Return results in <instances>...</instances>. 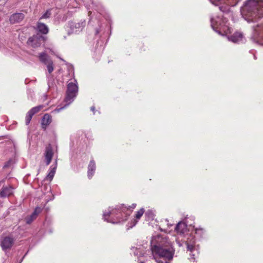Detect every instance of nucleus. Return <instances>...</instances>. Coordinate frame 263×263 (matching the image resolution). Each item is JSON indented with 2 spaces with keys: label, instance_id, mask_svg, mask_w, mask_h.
Here are the masks:
<instances>
[{
  "label": "nucleus",
  "instance_id": "obj_1",
  "mask_svg": "<svg viewBox=\"0 0 263 263\" xmlns=\"http://www.w3.org/2000/svg\"><path fill=\"white\" fill-rule=\"evenodd\" d=\"M153 258L158 263H168L173 257L174 250L170 242L159 236L152 240Z\"/></svg>",
  "mask_w": 263,
  "mask_h": 263
},
{
  "label": "nucleus",
  "instance_id": "obj_2",
  "mask_svg": "<svg viewBox=\"0 0 263 263\" xmlns=\"http://www.w3.org/2000/svg\"><path fill=\"white\" fill-rule=\"evenodd\" d=\"M241 13L248 23L257 21L263 17V1H247L241 8Z\"/></svg>",
  "mask_w": 263,
  "mask_h": 263
},
{
  "label": "nucleus",
  "instance_id": "obj_3",
  "mask_svg": "<svg viewBox=\"0 0 263 263\" xmlns=\"http://www.w3.org/2000/svg\"><path fill=\"white\" fill-rule=\"evenodd\" d=\"M136 204H133L129 207L125 206L124 204L118 205L115 208H109L107 211L103 213V218L108 222L117 223L125 221L129 215V210L134 209Z\"/></svg>",
  "mask_w": 263,
  "mask_h": 263
},
{
  "label": "nucleus",
  "instance_id": "obj_4",
  "mask_svg": "<svg viewBox=\"0 0 263 263\" xmlns=\"http://www.w3.org/2000/svg\"><path fill=\"white\" fill-rule=\"evenodd\" d=\"M211 23L212 28L218 33L221 32L227 34L231 32V28L228 24V20L225 17L217 16L215 18H211Z\"/></svg>",
  "mask_w": 263,
  "mask_h": 263
},
{
  "label": "nucleus",
  "instance_id": "obj_5",
  "mask_svg": "<svg viewBox=\"0 0 263 263\" xmlns=\"http://www.w3.org/2000/svg\"><path fill=\"white\" fill-rule=\"evenodd\" d=\"M78 86L75 83L72 82L69 83L67 85V90L66 93V96L65 99V101L66 104L63 107L57 108L54 109V111L59 112L62 109L64 108L67 105L71 103L74 98L76 97L78 92Z\"/></svg>",
  "mask_w": 263,
  "mask_h": 263
},
{
  "label": "nucleus",
  "instance_id": "obj_6",
  "mask_svg": "<svg viewBox=\"0 0 263 263\" xmlns=\"http://www.w3.org/2000/svg\"><path fill=\"white\" fill-rule=\"evenodd\" d=\"M251 39L254 43L263 45V25L256 26L254 29Z\"/></svg>",
  "mask_w": 263,
  "mask_h": 263
},
{
  "label": "nucleus",
  "instance_id": "obj_7",
  "mask_svg": "<svg viewBox=\"0 0 263 263\" xmlns=\"http://www.w3.org/2000/svg\"><path fill=\"white\" fill-rule=\"evenodd\" d=\"M14 239L11 236L3 237L1 239V246L3 251L9 250L13 246L14 242Z\"/></svg>",
  "mask_w": 263,
  "mask_h": 263
},
{
  "label": "nucleus",
  "instance_id": "obj_8",
  "mask_svg": "<svg viewBox=\"0 0 263 263\" xmlns=\"http://www.w3.org/2000/svg\"><path fill=\"white\" fill-rule=\"evenodd\" d=\"M186 246L187 251H190L191 253L196 252L198 253V246L195 245V237L190 235L187 237V240L185 242Z\"/></svg>",
  "mask_w": 263,
  "mask_h": 263
},
{
  "label": "nucleus",
  "instance_id": "obj_9",
  "mask_svg": "<svg viewBox=\"0 0 263 263\" xmlns=\"http://www.w3.org/2000/svg\"><path fill=\"white\" fill-rule=\"evenodd\" d=\"M43 40L42 35L37 34L29 38L27 44L29 46L36 48L39 47L41 44V42Z\"/></svg>",
  "mask_w": 263,
  "mask_h": 263
},
{
  "label": "nucleus",
  "instance_id": "obj_10",
  "mask_svg": "<svg viewBox=\"0 0 263 263\" xmlns=\"http://www.w3.org/2000/svg\"><path fill=\"white\" fill-rule=\"evenodd\" d=\"M85 24L86 22L85 20L81 21L78 23L73 22L69 23V26L70 29L71 33H77L81 31L85 26Z\"/></svg>",
  "mask_w": 263,
  "mask_h": 263
},
{
  "label": "nucleus",
  "instance_id": "obj_11",
  "mask_svg": "<svg viewBox=\"0 0 263 263\" xmlns=\"http://www.w3.org/2000/svg\"><path fill=\"white\" fill-rule=\"evenodd\" d=\"M229 41H231L234 43H239L243 42V36L242 33L239 32H236L233 34L228 36Z\"/></svg>",
  "mask_w": 263,
  "mask_h": 263
},
{
  "label": "nucleus",
  "instance_id": "obj_12",
  "mask_svg": "<svg viewBox=\"0 0 263 263\" xmlns=\"http://www.w3.org/2000/svg\"><path fill=\"white\" fill-rule=\"evenodd\" d=\"M44 156L46 165H48L50 163L53 156L52 148L50 145H48L46 147Z\"/></svg>",
  "mask_w": 263,
  "mask_h": 263
},
{
  "label": "nucleus",
  "instance_id": "obj_13",
  "mask_svg": "<svg viewBox=\"0 0 263 263\" xmlns=\"http://www.w3.org/2000/svg\"><path fill=\"white\" fill-rule=\"evenodd\" d=\"M13 188L11 186H3L0 191V197L4 198L13 194Z\"/></svg>",
  "mask_w": 263,
  "mask_h": 263
},
{
  "label": "nucleus",
  "instance_id": "obj_14",
  "mask_svg": "<svg viewBox=\"0 0 263 263\" xmlns=\"http://www.w3.org/2000/svg\"><path fill=\"white\" fill-rule=\"evenodd\" d=\"M24 18V14L22 13H15L12 14L10 17V22L12 24H15L20 22Z\"/></svg>",
  "mask_w": 263,
  "mask_h": 263
},
{
  "label": "nucleus",
  "instance_id": "obj_15",
  "mask_svg": "<svg viewBox=\"0 0 263 263\" xmlns=\"http://www.w3.org/2000/svg\"><path fill=\"white\" fill-rule=\"evenodd\" d=\"M175 230L178 234H184L187 230V226L184 222H179L177 224Z\"/></svg>",
  "mask_w": 263,
  "mask_h": 263
},
{
  "label": "nucleus",
  "instance_id": "obj_16",
  "mask_svg": "<svg viewBox=\"0 0 263 263\" xmlns=\"http://www.w3.org/2000/svg\"><path fill=\"white\" fill-rule=\"evenodd\" d=\"M39 58L40 61L46 65L49 64L52 62L49 57L44 52L41 53Z\"/></svg>",
  "mask_w": 263,
  "mask_h": 263
},
{
  "label": "nucleus",
  "instance_id": "obj_17",
  "mask_svg": "<svg viewBox=\"0 0 263 263\" xmlns=\"http://www.w3.org/2000/svg\"><path fill=\"white\" fill-rule=\"evenodd\" d=\"M211 3L216 5H219L221 4L223 2L224 3L227 1L228 3L232 6L236 5L240 0H210Z\"/></svg>",
  "mask_w": 263,
  "mask_h": 263
},
{
  "label": "nucleus",
  "instance_id": "obj_18",
  "mask_svg": "<svg viewBox=\"0 0 263 263\" xmlns=\"http://www.w3.org/2000/svg\"><path fill=\"white\" fill-rule=\"evenodd\" d=\"M96 170V164L93 160H91L88 166V177L89 179H91L93 175L94 174Z\"/></svg>",
  "mask_w": 263,
  "mask_h": 263
},
{
  "label": "nucleus",
  "instance_id": "obj_19",
  "mask_svg": "<svg viewBox=\"0 0 263 263\" xmlns=\"http://www.w3.org/2000/svg\"><path fill=\"white\" fill-rule=\"evenodd\" d=\"M52 121L51 117L48 114L44 115L43 117L42 124L43 128H46Z\"/></svg>",
  "mask_w": 263,
  "mask_h": 263
},
{
  "label": "nucleus",
  "instance_id": "obj_20",
  "mask_svg": "<svg viewBox=\"0 0 263 263\" xmlns=\"http://www.w3.org/2000/svg\"><path fill=\"white\" fill-rule=\"evenodd\" d=\"M37 29L41 33L46 34L48 32V27L44 23L39 22L37 25Z\"/></svg>",
  "mask_w": 263,
  "mask_h": 263
},
{
  "label": "nucleus",
  "instance_id": "obj_21",
  "mask_svg": "<svg viewBox=\"0 0 263 263\" xmlns=\"http://www.w3.org/2000/svg\"><path fill=\"white\" fill-rule=\"evenodd\" d=\"M51 166L50 168V172L47 176V180L49 181H51L54 176L55 170L57 169V161H55V166L53 167H52Z\"/></svg>",
  "mask_w": 263,
  "mask_h": 263
},
{
  "label": "nucleus",
  "instance_id": "obj_22",
  "mask_svg": "<svg viewBox=\"0 0 263 263\" xmlns=\"http://www.w3.org/2000/svg\"><path fill=\"white\" fill-rule=\"evenodd\" d=\"M43 108L42 105H39L34 107H33L32 109H31L29 112L31 113L33 116L38 112L42 108Z\"/></svg>",
  "mask_w": 263,
  "mask_h": 263
},
{
  "label": "nucleus",
  "instance_id": "obj_23",
  "mask_svg": "<svg viewBox=\"0 0 263 263\" xmlns=\"http://www.w3.org/2000/svg\"><path fill=\"white\" fill-rule=\"evenodd\" d=\"M32 116H33V115L31 113H30L29 111L27 112L26 116V121H25L26 125L29 124V123H30V122L32 119Z\"/></svg>",
  "mask_w": 263,
  "mask_h": 263
},
{
  "label": "nucleus",
  "instance_id": "obj_24",
  "mask_svg": "<svg viewBox=\"0 0 263 263\" xmlns=\"http://www.w3.org/2000/svg\"><path fill=\"white\" fill-rule=\"evenodd\" d=\"M51 12L50 10H48L40 18V20L44 18H48L51 16Z\"/></svg>",
  "mask_w": 263,
  "mask_h": 263
},
{
  "label": "nucleus",
  "instance_id": "obj_25",
  "mask_svg": "<svg viewBox=\"0 0 263 263\" xmlns=\"http://www.w3.org/2000/svg\"><path fill=\"white\" fill-rule=\"evenodd\" d=\"M144 212V209L143 208L141 209L139 211H138L136 215V218L137 219H139L141 216L143 215Z\"/></svg>",
  "mask_w": 263,
  "mask_h": 263
},
{
  "label": "nucleus",
  "instance_id": "obj_26",
  "mask_svg": "<svg viewBox=\"0 0 263 263\" xmlns=\"http://www.w3.org/2000/svg\"><path fill=\"white\" fill-rule=\"evenodd\" d=\"M46 66L48 72L51 73L54 70L53 62H52L49 64L47 65Z\"/></svg>",
  "mask_w": 263,
  "mask_h": 263
},
{
  "label": "nucleus",
  "instance_id": "obj_27",
  "mask_svg": "<svg viewBox=\"0 0 263 263\" xmlns=\"http://www.w3.org/2000/svg\"><path fill=\"white\" fill-rule=\"evenodd\" d=\"M42 209L40 207H36L34 212H33L34 213V215H35L36 216L42 212Z\"/></svg>",
  "mask_w": 263,
  "mask_h": 263
},
{
  "label": "nucleus",
  "instance_id": "obj_28",
  "mask_svg": "<svg viewBox=\"0 0 263 263\" xmlns=\"http://www.w3.org/2000/svg\"><path fill=\"white\" fill-rule=\"evenodd\" d=\"M33 221V220L32 219H31L30 216H28L26 218V222L27 224L31 223Z\"/></svg>",
  "mask_w": 263,
  "mask_h": 263
},
{
  "label": "nucleus",
  "instance_id": "obj_29",
  "mask_svg": "<svg viewBox=\"0 0 263 263\" xmlns=\"http://www.w3.org/2000/svg\"><path fill=\"white\" fill-rule=\"evenodd\" d=\"M31 219H32L33 220L36 219L37 216L35 215H34V213H33L30 216H29Z\"/></svg>",
  "mask_w": 263,
  "mask_h": 263
},
{
  "label": "nucleus",
  "instance_id": "obj_30",
  "mask_svg": "<svg viewBox=\"0 0 263 263\" xmlns=\"http://www.w3.org/2000/svg\"><path fill=\"white\" fill-rule=\"evenodd\" d=\"M31 219H32L33 220L36 219L37 216L35 215H34V213H33L30 216H29Z\"/></svg>",
  "mask_w": 263,
  "mask_h": 263
},
{
  "label": "nucleus",
  "instance_id": "obj_31",
  "mask_svg": "<svg viewBox=\"0 0 263 263\" xmlns=\"http://www.w3.org/2000/svg\"><path fill=\"white\" fill-rule=\"evenodd\" d=\"M11 163V161H8L5 165V167H8L9 166V165L10 164V163Z\"/></svg>",
  "mask_w": 263,
  "mask_h": 263
},
{
  "label": "nucleus",
  "instance_id": "obj_32",
  "mask_svg": "<svg viewBox=\"0 0 263 263\" xmlns=\"http://www.w3.org/2000/svg\"><path fill=\"white\" fill-rule=\"evenodd\" d=\"M219 9L222 12H225L227 10L225 8L223 9L222 7L221 6L219 7Z\"/></svg>",
  "mask_w": 263,
  "mask_h": 263
},
{
  "label": "nucleus",
  "instance_id": "obj_33",
  "mask_svg": "<svg viewBox=\"0 0 263 263\" xmlns=\"http://www.w3.org/2000/svg\"><path fill=\"white\" fill-rule=\"evenodd\" d=\"M91 110L95 114V107L94 106H92L90 108Z\"/></svg>",
  "mask_w": 263,
  "mask_h": 263
},
{
  "label": "nucleus",
  "instance_id": "obj_34",
  "mask_svg": "<svg viewBox=\"0 0 263 263\" xmlns=\"http://www.w3.org/2000/svg\"><path fill=\"white\" fill-rule=\"evenodd\" d=\"M202 231V229H196V233H197L198 231Z\"/></svg>",
  "mask_w": 263,
  "mask_h": 263
},
{
  "label": "nucleus",
  "instance_id": "obj_35",
  "mask_svg": "<svg viewBox=\"0 0 263 263\" xmlns=\"http://www.w3.org/2000/svg\"><path fill=\"white\" fill-rule=\"evenodd\" d=\"M191 255H192V256H193V257H192V258H193V259H194V256H195V253H193V254H192Z\"/></svg>",
  "mask_w": 263,
  "mask_h": 263
},
{
  "label": "nucleus",
  "instance_id": "obj_36",
  "mask_svg": "<svg viewBox=\"0 0 263 263\" xmlns=\"http://www.w3.org/2000/svg\"><path fill=\"white\" fill-rule=\"evenodd\" d=\"M48 85H49V87H51V86H50V84H49V83H48Z\"/></svg>",
  "mask_w": 263,
  "mask_h": 263
},
{
  "label": "nucleus",
  "instance_id": "obj_37",
  "mask_svg": "<svg viewBox=\"0 0 263 263\" xmlns=\"http://www.w3.org/2000/svg\"><path fill=\"white\" fill-rule=\"evenodd\" d=\"M140 263H144V262L141 261Z\"/></svg>",
  "mask_w": 263,
  "mask_h": 263
}]
</instances>
